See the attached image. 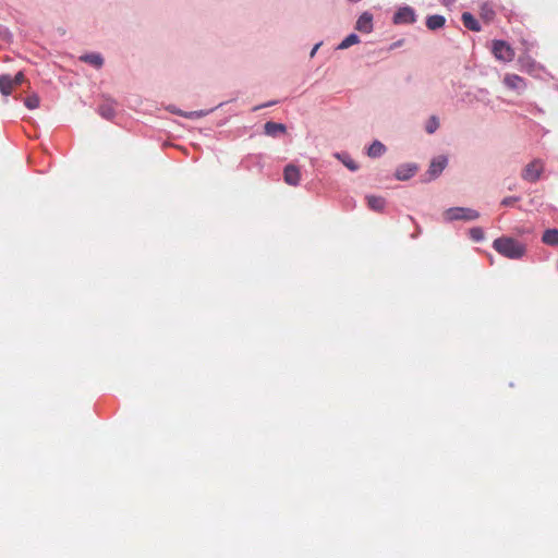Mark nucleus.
<instances>
[{
    "label": "nucleus",
    "instance_id": "1",
    "mask_svg": "<svg viewBox=\"0 0 558 558\" xmlns=\"http://www.w3.org/2000/svg\"><path fill=\"white\" fill-rule=\"evenodd\" d=\"M493 247L509 259H520L526 253L525 244L511 236H500L494 240Z\"/></svg>",
    "mask_w": 558,
    "mask_h": 558
},
{
    "label": "nucleus",
    "instance_id": "2",
    "mask_svg": "<svg viewBox=\"0 0 558 558\" xmlns=\"http://www.w3.org/2000/svg\"><path fill=\"white\" fill-rule=\"evenodd\" d=\"M447 221L465 220L472 221L480 217V213L468 207H450L444 213Z\"/></svg>",
    "mask_w": 558,
    "mask_h": 558
},
{
    "label": "nucleus",
    "instance_id": "3",
    "mask_svg": "<svg viewBox=\"0 0 558 558\" xmlns=\"http://www.w3.org/2000/svg\"><path fill=\"white\" fill-rule=\"evenodd\" d=\"M492 52L497 60L502 62H510L514 58V50L507 41L501 39L493 41Z\"/></svg>",
    "mask_w": 558,
    "mask_h": 558
},
{
    "label": "nucleus",
    "instance_id": "4",
    "mask_svg": "<svg viewBox=\"0 0 558 558\" xmlns=\"http://www.w3.org/2000/svg\"><path fill=\"white\" fill-rule=\"evenodd\" d=\"M448 165V158L444 155H439L430 160L429 167L425 173V182H430L437 179Z\"/></svg>",
    "mask_w": 558,
    "mask_h": 558
},
{
    "label": "nucleus",
    "instance_id": "5",
    "mask_svg": "<svg viewBox=\"0 0 558 558\" xmlns=\"http://www.w3.org/2000/svg\"><path fill=\"white\" fill-rule=\"evenodd\" d=\"M543 170V161L541 159H534L533 161L525 166L521 173V177L523 180L534 183L539 180Z\"/></svg>",
    "mask_w": 558,
    "mask_h": 558
},
{
    "label": "nucleus",
    "instance_id": "6",
    "mask_svg": "<svg viewBox=\"0 0 558 558\" xmlns=\"http://www.w3.org/2000/svg\"><path fill=\"white\" fill-rule=\"evenodd\" d=\"M416 22V13L410 5L399 8L392 17L395 25H409Z\"/></svg>",
    "mask_w": 558,
    "mask_h": 558
},
{
    "label": "nucleus",
    "instance_id": "7",
    "mask_svg": "<svg viewBox=\"0 0 558 558\" xmlns=\"http://www.w3.org/2000/svg\"><path fill=\"white\" fill-rule=\"evenodd\" d=\"M417 170L418 167L416 163H402L396 169L395 177L399 181H407L414 177Z\"/></svg>",
    "mask_w": 558,
    "mask_h": 558
},
{
    "label": "nucleus",
    "instance_id": "8",
    "mask_svg": "<svg viewBox=\"0 0 558 558\" xmlns=\"http://www.w3.org/2000/svg\"><path fill=\"white\" fill-rule=\"evenodd\" d=\"M283 179L287 184L298 186L301 179L300 169L294 165H287L283 169Z\"/></svg>",
    "mask_w": 558,
    "mask_h": 558
},
{
    "label": "nucleus",
    "instance_id": "9",
    "mask_svg": "<svg viewBox=\"0 0 558 558\" xmlns=\"http://www.w3.org/2000/svg\"><path fill=\"white\" fill-rule=\"evenodd\" d=\"M469 101L472 102H481L485 106L492 105V99L489 97V92L485 88H477L474 92H469L466 94Z\"/></svg>",
    "mask_w": 558,
    "mask_h": 558
},
{
    "label": "nucleus",
    "instance_id": "10",
    "mask_svg": "<svg viewBox=\"0 0 558 558\" xmlns=\"http://www.w3.org/2000/svg\"><path fill=\"white\" fill-rule=\"evenodd\" d=\"M355 29L369 34L373 31V15L369 12H363L356 21Z\"/></svg>",
    "mask_w": 558,
    "mask_h": 558
},
{
    "label": "nucleus",
    "instance_id": "11",
    "mask_svg": "<svg viewBox=\"0 0 558 558\" xmlns=\"http://www.w3.org/2000/svg\"><path fill=\"white\" fill-rule=\"evenodd\" d=\"M504 84L513 90L522 92L525 89L526 84L523 80V77L517 75V74H507L504 78Z\"/></svg>",
    "mask_w": 558,
    "mask_h": 558
},
{
    "label": "nucleus",
    "instance_id": "12",
    "mask_svg": "<svg viewBox=\"0 0 558 558\" xmlns=\"http://www.w3.org/2000/svg\"><path fill=\"white\" fill-rule=\"evenodd\" d=\"M286 132L287 126L283 123L268 121L264 124V133L267 136L277 137L279 135L286 134Z\"/></svg>",
    "mask_w": 558,
    "mask_h": 558
},
{
    "label": "nucleus",
    "instance_id": "13",
    "mask_svg": "<svg viewBox=\"0 0 558 558\" xmlns=\"http://www.w3.org/2000/svg\"><path fill=\"white\" fill-rule=\"evenodd\" d=\"M426 27L429 29V31H438L440 28H442L446 24V17L444 15H440V14H433V15H428L426 17Z\"/></svg>",
    "mask_w": 558,
    "mask_h": 558
},
{
    "label": "nucleus",
    "instance_id": "14",
    "mask_svg": "<svg viewBox=\"0 0 558 558\" xmlns=\"http://www.w3.org/2000/svg\"><path fill=\"white\" fill-rule=\"evenodd\" d=\"M461 20L464 27L472 32H480L482 29L480 22L470 12H463Z\"/></svg>",
    "mask_w": 558,
    "mask_h": 558
},
{
    "label": "nucleus",
    "instance_id": "15",
    "mask_svg": "<svg viewBox=\"0 0 558 558\" xmlns=\"http://www.w3.org/2000/svg\"><path fill=\"white\" fill-rule=\"evenodd\" d=\"M333 157L341 161L350 171H357L359 165L355 162L347 151L335 153Z\"/></svg>",
    "mask_w": 558,
    "mask_h": 558
},
{
    "label": "nucleus",
    "instance_id": "16",
    "mask_svg": "<svg viewBox=\"0 0 558 558\" xmlns=\"http://www.w3.org/2000/svg\"><path fill=\"white\" fill-rule=\"evenodd\" d=\"M386 146L378 140H375L367 148L366 154L369 158H379L386 153Z\"/></svg>",
    "mask_w": 558,
    "mask_h": 558
},
{
    "label": "nucleus",
    "instance_id": "17",
    "mask_svg": "<svg viewBox=\"0 0 558 558\" xmlns=\"http://www.w3.org/2000/svg\"><path fill=\"white\" fill-rule=\"evenodd\" d=\"M366 199L368 207L374 211H383L386 206V199L381 196L368 195Z\"/></svg>",
    "mask_w": 558,
    "mask_h": 558
},
{
    "label": "nucleus",
    "instance_id": "18",
    "mask_svg": "<svg viewBox=\"0 0 558 558\" xmlns=\"http://www.w3.org/2000/svg\"><path fill=\"white\" fill-rule=\"evenodd\" d=\"M14 84L12 82V77L10 75H1L0 76V92L4 96H9L13 88Z\"/></svg>",
    "mask_w": 558,
    "mask_h": 558
},
{
    "label": "nucleus",
    "instance_id": "19",
    "mask_svg": "<svg viewBox=\"0 0 558 558\" xmlns=\"http://www.w3.org/2000/svg\"><path fill=\"white\" fill-rule=\"evenodd\" d=\"M80 60L89 63L97 69L101 68L104 64V59L99 53H87L80 57Z\"/></svg>",
    "mask_w": 558,
    "mask_h": 558
},
{
    "label": "nucleus",
    "instance_id": "20",
    "mask_svg": "<svg viewBox=\"0 0 558 558\" xmlns=\"http://www.w3.org/2000/svg\"><path fill=\"white\" fill-rule=\"evenodd\" d=\"M542 241L547 245H558V229H547L543 233Z\"/></svg>",
    "mask_w": 558,
    "mask_h": 558
},
{
    "label": "nucleus",
    "instance_id": "21",
    "mask_svg": "<svg viewBox=\"0 0 558 558\" xmlns=\"http://www.w3.org/2000/svg\"><path fill=\"white\" fill-rule=\"evenodd\" d=\"M360 43V37L352 33L350 35H348L337 47V49L339 50H344V49H348L349 47L355 45V44H359Z\"/></svg>",
    "mask_w": 558,
    "mask_h": 558
},
{
    "label": "nucleus",
    "instance_id": "22",
    "mask_svg": "<svg viewBox=\"0 0 558 558\" xmlns=\"http://www.w3.org/2000/svg\"><path fill=\"white\" fill-rule=\"evenodd\" d=\"M469 235L471 240H473L474 242H481L485 238L484 230L481 227L471 228L469 231Z\"/></svg>",
    "mask_w": 558,
    "mask_h": 558
},
{
    "label": "nucleus",
    "instance_id": "23",
    "mask_svg": "<svg viewBox=\"0 0 558 558\" xmlns=\"http://www.w3.org/2000/svg\"><path fill=\"white\" fill-rule=\"evenodd\" d=\"M481 16L485 21L489 22V21H492L494 19L495 11L493 10V8L488 3H484L481 7Z\"/></svg>",
    "mask_w": 558,
    "mask_h": 558
},
{
    "label": "nucleus",
    "instance_id": "24",
    "mask_svg": "<svg viewBox=\"0 0 558 558\" xmlns=\"http://www.w3.org/2000/svg\"><path fill=\"white\" fill-rule=\"evenodd\" d=\"M39 102H40V99H39L38 95H36V94L29 95L24 100V105L31 110L38 108Z\"/></svg>",
    "mask_w": 558,
    "mask_h": 558
},
{
    "label": "nucleus",
    "instance_id": "25",
    "mask_svg": "<svg viewBox=\"0 0 558 558\" xmlns=\"http://www.w3.org/2000/svg\"><path fill=\"white\" fill-rule=\"evenodd\" d=\"M438 128H439V121H438L437 117L432 116L425 125V131L428 134H433Z\"/></svg>",
    "mask_w": 558,
    "mask_h": 558
},
{
    "label": "nucleus",
    "instance_id": "26",
    "mask_svg": "<svg viewBox=\"0 0 558 558\" xmlns=\"http://www.w3.org/2000/svg\"><path fill=\"white\" fill-rule=\"evenodd\" d=\"M170 110L173 113H177L179 116H182V117H185V118H189V119L201 118V117L205 116L204 111L183 112L182 110H175V109H170Z\"/></svg>",
    "mask_w": 558,
    "mask_h": 558
},
{
    "label": "nucleus",
    "instance_id": "27",
    "mask_svg": "<svg viewBox=\"0 0 558 558\" xmlns=\"http://www.w3.org/2000/svg\"><path fill=\"white\" fill-rule=\"evenodd\" d=\"M521 199L520 196H507L501 201L502 206H511L512 204L519 202Z\"/></svg>",
    "mask_w": 558,
    "mask_h": 558
},
{
    "label": "nucleus",
    "instance_id": "28",
    "mask_svg": "<svg viewBox=\"0 0 558 558\" xmlns=\"http://www.w3.org/2000/svg\"><path fill=\"white\" fill-rule=\"evenodd\" d=\"M25 81V76L23 72H17L14 77H12V82L14 86L21 85Z\"/></svg>",
    "mask_w": 558,
    "mask_h": 558
},
{
    "label": "nucleus",
    "instance_id": "29",
    "mask_svg": "<svg viewBox=\"0 0 558 558\" xmlns=\"http://www.w3.org/2000/svg\"><path fill=\"white\" fill-rule=\"evenodd\" d=\"M100 113H101L102 117H105L107 119H110L112 117V110L110 108L101 107L100 108Z\"/></svg>",
    "mask_w": 558,
    "mask_h": 558
},
{
    "label": "nucleus",
    "instance_id": "30",
    "mask_svg": "<svg viewBox=\"0 0 558 558\" xmlns=\"http://www.w3.org/2000/svg\"><path fill=\"white\" fill-rule=\"evenodd\" d=\"M322 41L320 43H317L313 49L311 50V53H310V57L313 58L315 56V53L317 52L318 48L322 46Z\"/></svg>",
    "mask_w": 558,
    "mask_h": 558
},
{
    "label": "nucleus",
    "instance_id": "31",
    "mask_svg": "<svg viewBox=\"0 0 558 558\" xmlns=\"http://www.w3.org/2000/svg\"><path fill=\"white\" fill-rule=\"evenodd\" d=\"M403 41H404L403 39H400V40H398V41L393 43V44L390 46V49H395V48H397V47L402 46Z\"/></svg>",
    "mask_w": 558,
    "mask_h": 558
},
{
    "label": "nucleus",
    "instance_id": "32",
    "mask_svg": "<svg viewBox=\"0 0 558 558\" xmlns=\"http://www.w3.org/2000/svg\"><path fill=\"white\" fill-rule=\"evenodd\" d=\"M272 104H276L275 101H271V102H268V104H265V105H260V106H255L252 110L253 111H257L259 108H263V107H267V106H270Z\"/></svg>",
    "mask_w": 558,
    "mask_h": 558
},
{
    "label": "nucleus",
    "instance_id": "33",
    "mask_svg": "<svg viewBox=\"0 0 558 558\" xmlns=\"http://www.w3.org/2000/svg\"><path fill=\"white\" fill-rule=\"evenodd\" d=\"M451 0H442V4L447 5Z\"/></svg>",
    "mask_w": 558,
    "mask_h": 558
}]
</instances>
